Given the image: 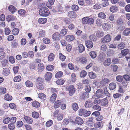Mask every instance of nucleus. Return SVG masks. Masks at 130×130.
<instances>
[{
    "mask_svg": "<svg viewBox=\"0 0 130 130\" xmlns=\"http://www.w3.org/2000/svg\"><path fill=\"white\" fill-rule=\"evenodd\" d=\"M39 14L41 16L46 17L48 16L50 12L47 8L46 7H42L41 8L39 11Z\"/></svg>",
    "mask_w": 130,
    "mask_h": 130,
    "instance_id": "1",
    "label": "nucleus"
},
{
    "mask_svg": "<svg viewBox=\"0 0 130 130\" xmlns=\"http://www.w3.org/2000/svg\"><path fill=\"white\" fill-rule=\"evenodd\" d=\"M110 40V35L109 34H107L101 39V42L103 43H106L109 42Z\"/></svg>",
    "mask_w": 130,
    "mask_h": 130,
    "instance_id": "2",
    "label": "nucleus"
},
{
    "mask_svg": "<svg viewBox=\"0 0 130 130\" xmlns=\"http://www.w3.org/2000/svg\"><path fill=\"white\" fill-rule=\"evenodd\" d=\"M104 94L103 90L100 89L97 90L95 93L96 96L98 98L103 97Z\"/></svg>",
    "mask_w": 130,
    "mask_h": 130,
    "instance_id": "3",
    "label": "nucleus"
},
{
    "mask_svg": "<svg viewBox=\"0 0 130 130\" xmlns=\"http://www.w3.org/2000/svg\"><path fill=\"white\" fill-rule=\"evenodd\" d=\"M66 89L69 91V94L70 96H72L75 92L74 87L72 85L67 87Z\"/></svg>",
    "mask_w": 130,
    "mask_h": 130,
    "instance_id": "4",
    "label": "nucleus"
},
{
    "mask_svg": "<svg viewBox=\"0 0 130 130\" xmlns=\"http://www.w3.org/2000/svg\"><path fill=\"white\" fill-rule=\"evenodd\" d=\"M66 89L69 91V94L70 96H72L75 92L74 87L72 85L67 87Z\"/></svg>",
    "mask_w": 130,
    "mask_h": 130,
    "instance_id": "5",
    "label": "nucleus"
},
{
    "mask_svg": "<svg viewBox=\"0 0 130 130\" xmlns=\"http://www.w3.org/2000/svg\"><path fill=\"white\" fill-rule=\"evenodd\" d=\"M66 89L69 91V94L70 96H72L75 92L74 87L72 85L67 87Z\"/></svg>",
    "mask_w": 130,
    "mask_h": 130,
    "instance_id": "6",
    "label": "nucleus"
},
{
    "mask_svg": "<svg viewBox=\"0 0 130 130\" xmlns=\"http://www.w3.org/2000/svg\"><path fill=\"white\" fill-rule=\"evenodd\" d=\"M52 38L54 40L59 41L60 38V35L58 32H55L53 35Z\"/></svg>",
    "mask_w": 130,
    "mask_h": 130,
    "instance_id": "7",
    "label": "nucleus"
},
{
    "mask_svg": "<svg viewBox=\"0 0 130 130\" xmlns=\"http://www.w3.org/2000/svg\"><path fill=\"white\" fill-rule=\"evenodd\" d=\"M93 118L92 117L89 118L86 122V125L91 127H92L93 123Z\"/></svg>",
    "mask_w": 130,
    "mask_h": 130,
    "instance_id": "8",
    "label": "nucleus"
},
{
    "mask_svg": "<svg viewBox=\"0 0 130 130\" xmlns=\"http://www.w3.org/2000/svg\"><path fill=\"white\" fill-rule=\"evenodd\" d=\"M109 81L110 80L109 79L105 78V75L103 76L102 79L101 81L102 84L103 85H105L107 84Z\"/></svg>",
    "mask_w": 130,
    "mask_h": 130,
    "instance_id": "9",
    "label": "nucleus"
},
{
    "mask_svg": "<svg viewBox=\"0 0 130 130\" xmlns=\"http://www.w3.org/2000/svg\"><path fill=\"white\" fill-rule=\"evenodd\" d=\"M38 70L39 72H41L44 70V67L42 63H41L38 64L37 66Z\"/></svg>",
    "mask_w": 130,
    "mask_h": 130,
    "instance_id": "10",
    "label": "nucleus"
},
{
    "mask_svg": "<svg viewBox=\"0 0 130 130\" xmlns=\"http://www.w3.org/2000/svg\"><path fill=\"white\" fill-rule=\"evenodd\" d=\"M108 103V99L106 98H104L101 101V105L102 106H104L107 105Z\"/></svg>",
    "mask_w": 130,
    "mask_h": 130,
    "instance_id": "11",
    "label": "nucleus"
},
{
    "mask_svg": "<svg viewBox=\"0 0 130 130\" xmlns=\"http://www.w3.org/2000/svg\"><path fill=\"white\" fill-rule=\"evenodd\" d=\"M75 122L78 125H81L83 123V121L81 118L77 117L75 119Z\"/></svg>",
    "mask_w": 130,
    "mask_h": 130,
    "instance_id": "12",
    "label": "nucleus"
},
{
    "mask_svg": "<svg viewBox=\"0 0 130 130\" xmlns=\"http://www.w3.org/2000/svg\"><path fill=\"white\" fill-rule=\"evenodd\" d=\"M102 28L105 30H107L111 28L110 25L107 23H104L102 25Z\"/></svg>",
    "mask_w": 130,
    "mask_h": 130,
    "instance_id": "13",
    "label": "nucleus"
},
{
    "mask_svg": "<svg viewBox=\"0 0 130 130\" xmlns=\"http://www.w3.org/2000/svg\"><path fill=\"white\" fill-rule=\"evenodd\" d=\"M106 57L104 53H101L99 55L98 57V60L99 61H102Z\"/></svg>",
    "mask_w": 130,
    "mask_h": 130,
    "instance_id": "14",
    "label": "nucleus"
},
{
    "mask_svg": "<svg viewBox=\"0 0 130 130\" xmlns=\"http://www.w3.org/2000/svg\"><path fill=\"white\" fill-rule=\"evenodd\" d=\"M52 76V74L50 72H47L45 75V78L47 80H49Z\"/></svg>",
    "mask_w": 130,
    "mask_h": 130,
    "instance_id": "15",
    "label": "nucleus"
},
{
    "mask_svg": "<svg viewBox=\"0 0 130 130\" xmlns=\"http://www.w3.org/2000/svg\"><path fill=\"white\" fill-rule=\"evenodd\" d=\"M93 105L92 102L90 100L86 101L85 104V106L86 108L91 107Z\"/></svg>",
    "mask_w": 130,
    "mask_h": 130,
    "instance_id": "16",
    "label": "nucleus"
},
{
    "mask_svg": "<svg viewBox=\"0 0 130 130\" xmlns=\"http://www.w3.org/2000/svg\"><path fill=\"white\" fill-rule=\"evenodd\" d=\"M86 45L88 48H91L93 46V43L91 41H86Z\"/></svg>",
    "mask_w": 130,
    "mask_h": 130,
    "instance_id": "17",
    "label": "nucleus"
},
{
    "mask_svg": "<svg viewBox=\"0 0 130 130\" xmlns=\"http://www.w3.org/2000/svg\"><path fill=\"white\" fill-rule=\"evenodd\" d=\"M74 39V37L72 35H69L66 37V40L68 41H71Z\"/></svg>",
    "mask_w": 130,
    "mask_h": 130,
    "instance_id": "18",
    "label": "nucleus"
},
{
    "mask_svg": "<svg viewBox=\"0 0 130 130\" xmlns=\"http://www.w3.org/2000/svg\"><path fill=\"white\" fill-rule=\"evenodd\" d=\"M69 17L71 18H75L76 17V13L73 11H70L68 13Z\"/></svg>",
    "mask_w": 130,
    "mask_h": 130,
    "instance_id": "19",
    "label": "nucleus"
},
{
    "mask_svg": "<svg viewBox=\"0 0 130 130\" xmlns=\"http://www.w3.org/2000/svg\"><path fill=\"white\" fill-rule=\"evenodd\" d=\"M3 73L5 75L8 76L10 73V71L9 69L7 68H3Z\"/></svg>",
    "mask_w": 130,
    "mask_h": 130,
    "instance_id": "20",
    "label": "nucleus"
},
{
    "mask_svg": "<svg viewBox=\"0 0 130 130\" xmlns=\"http://www.w3.org/2000/svg\"><path fill=\"white\" fill-rule=\"evenodd\" d=\"M8 9L9 11H11L12 13L13 14L16 11L17 9L16 8L12 5H10L9 6Z\"/></svg>",
    "mask_w": 130,
    "mask_h": 130,
    "instance_id": "21",
    "label": "nucleus"
},
{
    "mask_svg": "<svg viewBox=\"0 0 130 130\" xmlns=\"http://www.w3.org/2000/svg\"><path fill=\"white\" fill-rule=\"evenodd\" d=\"M29 124H32L33 122L32 119L28 116H25L23 118Z\"/></svg>",
    "mask_w": 130,
    "mask_h": 130,
    "instance_id": "22",
    "label": "nucleus"
},
{
    "mask_svg": "<svg viewBox=\"0 0 130 130\" xmlns=\"http://www.w3.org/2000/svg\"><path fill=\"white\" fill-rule=\"evenodd\" d=\"M98 17L99 18L103 19L106 18V15L104 12H100L98 14Z\"/></svg>",
    "mask_w": 130,
    "mask_h": 130,
    "instance_id": "23",
    "label": "nucleus"
},
{
    "mask_svg": "<svg viewBox=\"0 0 130 130\" xmlns=\"http://www.w3.org/2000/svg\"><path fill=\"white\" fill-rule=\"evenodd\" d=\"M80 99H82L88 98L89 97V94L86 92L83 93L80 95Z\"/></svg>",
    "mask_w": 130,
    "mask_h": 130,
    "instance_id": "24",
    "label": "nucleus"
},
{
    "mask_svg": "<svg viewBox=\"0 0 130 130\" xmlns=\"http://www.w3.org/2000/svg\"><path fill=\"white\" fill-rule=\"evenodd\" d=\"M116 84L114 83H110L109 86V89L110 90H113L115 89L116 88Z\"/></svg>",
    "mask_w": 130,
    "mask_h": 130,
    "instance_id": "25",
    "label": "nucleus"
},
{
    "mask_svg": "<svg viewBox=\"0 0 130 130\" xmlns=\"http://www.w3.org/2000/svg\"><path fill=\"white\" fill-rule=\"evenodd\" d=\"M125 46L126 43H125L122 42L118 45V47L119 49L121 50L125 48Z\"/></svg>",
    "mask_w": 130,
    "mask_h": 130,
    "instance_id": "26",
    "label": "nucleus"
},
{
    "mask_svg": "<svg viewBox=\"0 0 130 130\" xmlns=\"http://www.w3.org/2000/svg\"><path fill=\"white\" fill-rule=\"evenodd\" d=\"M38 21L39 23L41 24H43L46 22L47 20L45 18H40L39 19Z\"/></svg>",
    "mask_w": 130,
    "mask_h": 130,
    "instance_id": "27",
    "label": "nucleus"
},
{
    "mask_svg": "<svg viewBox=\"0 0 130 130\" xmlns=\"http://www.w3.org/2000/svg\"><path fill=\"white\" fill-rule=\"evenodd\" d=\"M111 60L110 58H109L105 60L104 62V65L106 66H108L110 64Z\"/></svg>",
    "mask_w": 130,
    "mask_h": 130,
    "instance_id": "28",
    "label": "nucleus"
},
{
    "mask_svg": "<svg viewBox=\"0 0 130 130\" xmlns=\"http://www.w3.org/2000/svg\"><path fill=\"white\" fill-rule=\"evenodd\" d=\"M15 18L14 16L11 15L7 16L6 18L8 22L10 21H13L15 20Z\"/></svg>",
    "mask_w": 130,
    "mask_h": 130,
    "instance_id": "29",
    "label": "nucleus"
},
{
    "mask_svg": "<svg viewBox=\"0 0 130 130\" xmlns=\"http://www.w3.org/2000/svg\"><path fill=\"white\" fill-rule=\"evenodd\" d=\"M89 54L91 57L93 59L96 58L97 56L96 52L94 51H91L90 52Z\"/></svg>",
    "mask_w": 130,
    "mask_h": 130,
    "instance_id": "30",
    "label": "nucleus"
},
{
    "mask_svg": "<svg viewBox=\"0 0 130 130\" xmlns=\"http://www.w3.org/2000/svg\"><path fill=\"white\" fill-rule=\"evenodd\" d=\"M110 10L111 12L114 13L117 11L118 8L116 6H113L110 8Z\"/></svg>",
    "mask_w": 130,
    "mask_h": 130,
    "instance_id": "31",
    "label": "nucleus"
},
{
    "mask_svg": "<svg viewBox=\"0 0 130 130\" xmlns=\"http://www.w3.org/2000/svg\"><path fill=\"white\" fill-rule=\"evenodd\" d=\"M78 49L80 52L82 53L85 50V48L83 44H80L78 46Z\"/></svg>",
    "mask_w": 130,
    "mask_h": 130,
    "instance_id": "32",
    "label": "nucleus"
},
{
    "mask_svg": "<svg viewBox=\"0 0 130 130\" xmlns=\"http://www.w3.org/2000/svg\"><path fill=\"white\" fill-rule=\"evenodd\" d=\"M61 101L60 100H58L55 102L54 103V107L55 108H58L61 105Z\"/></svg>",
    "mask_w": 130,
    "mask_h": 130,
    "instance_id": "33",
    "label": "nucleus"
},
{
    "mask_svg": "<svg viewBox=\"0 0 130 130\" xmlns=\"http://www.w3.org/2000/svg\"><path fill=\"white\" fill-rule=\"evenodd\" d=\"M130 33V28H127L125 29L123 32V35L125 36H127Z\"/></svg>",
    "mask_w": 130,
    "mask_h": 130,
    "instance_id": "34",
    "label": "nucleus"
},
{
    "mask_svg": "<svg viewBox=\"0 0 130 130\" xmlns=\"http://www.w3.org/2000/svg\"><path fill=\"white\" fill-rule=\"evenodd\" d=\"M65 82L64 80L62 79H60L56 81V83L58 85H63Z\"/></svg>",
    "mask_w": 130,
    "mask_h": 130,
    "instance_id": "35",
    "label": "nucleus"
},
{
    "mask_svg": "<svg viewBox=\"0 0 130 130\" xmlns=\"http://www.w3.org/2000/svg\"><path fill=\"white\" fill-rule=\"evenodd\" d=\"M56 94L54 93L52 94L50 98V101L52 102H54L56 99Z\"/></svg>",
    "mask_w": 130,
    "mask_h": 130,
    "instance_id": "36",
    "label": "nucleus"
},
{
    "mask_svg": "<svg viewBox=\"0 0 130 130\" xmlns=\"http://www.w3.org/2000/svg\"><path fill=\"white\" fill-rule=\"evenodd\" d=\"M54 54L53 53H51L48 56V60L49 61H51L54 60Z\"/></svg>",
    "mask_w": 130,
    "mask_h": 130,
    "instance_id": "37",
    "label": "nucleus"
},
{
    "mask_svg": "<svg viewBox=\"0 0 130 130\" xmlns=\"http://www.w3.org/2000/svg\"><path fill=\"white\" fill-rule=\"evenodd\" d=\"M12 99L11 96L9 95L8 94H7L5 96V99L8 101H10Z\"/></svg>",
    "mask_w": 130,
    "mask_h": 130,
    "instance_id": "38",
    "label": "nucleus"
},
{
    "mask_svg": "<svg viewBox=\"0 0 130 130\" xmlns=\"http://www.w3.org/2000/svg\"><path fill=\"white\" fill-rule=\"evenodd\" d=\"M103 124L102 122H98L94 124V126L96 127L101 128L103 126Z\"/></svg>",
    "mask_w": 130,
    "mask_h": 130,
    "instance_id": "39",
    "label": "nucleus"
},
{
    "mask_svg": "<svg viewBox=\"0 0 130 130\" xmlns=\"http://www.w3.org/2000/svg\"><path fill=\"white\" fill-rule=\"evenodd\" d=\"M32 106L35 107H38L40 106V103L36 101H34L32 103Z\"/></svg>",
    "mask_w": 130,
    "mask_h": 130,
    "instance_id": "40",
    "label": "nucleus"
},
{
    "mask_svg": "<svg viewBox=\"0 0 130 130\" xmlns=\"http://www.w3.org/2000/svg\"><path fill=\"white\" fill-rule=\"evenodd\" d=\"M104 33L102 31H98L96 34V36L98 37H102L104 35Z\"/></svg>",
    "mask_w": 130,
    "mask_h": 130,
    "instance_id": "41",
    "label": "nucleus"
},
{
    "mask_svg": "<svg viewBox=\"0 0 130 130\" xmlns=\"http://www.w3.org/2000/svg\"><path fill=\"white\" fill-rule=\"evenodd\" d=\"M108 0H102V6L105 7L107 6L109 4V3L108 2Z\"/></svg>",
    "mask_w": 130,
    "mask_h": 130,
    "instance_id": "42",
    "label": "nucleus"
},
{
    "mask_svg": "<svg viewBox=\"0 0 130 130\" xmlns=\"http://www.w3.org/2000/svg\"><path fill=\"white\" fill-rule=\"evenodd\" d=\"M36 87L40 90H42L44 89V87L41 83H37L36 84Z\"/></svg>",
    "mask_w": 130,
    "mask_h": 130,
    "instance_id": "43",
    "label": "nucleus"
},
{
    "mask_svg": "<svg viewBox=\"0 0 130 130\" xmlns=\"http://www.w3.org/2000/svg\"><path fill=\"white\" fill-rule=\"evenodd\" d=\"M94 20L93 18H89L88 17V23L89 24L91 25L94 23Z\"/></svg>",
    "mask_w": 130,
    "mask_h": 130,
    "instance_id": "44",
    "label": "nucleus"
},
{
    "mask_svg": "<svg viewBox=\"0 0 130 130\" xmlns=\"http://www.w3.org/2000/svg\"><path fill=\"white\" fill-rule=\"evenodd\" d=\"M32 116L33 117L35 118H38L39 117V113L36 111H34L32 113Z\"/></svg>",
    "mask_w": 130,
    "mask_h": 130,
    "instance_id": "45",
    "label": "nucleus"
},
{
    "mask_svg": "<svg viewBox=\"0 0 130 130\" xmlns=\"http://www.w3.org/2000/svg\"><path fill=\"white\" fill-rule=\"evenodd\" d=\"M21 80V77L20 75H18L15 77L13 79V80L14 82H18Z\"/></svg>",
    "mask_w": 130,
    "mask_h": 130,
    "instance_id": "46",
    "label": "nucleus"
},
{
    "mask_svg": "<svg viewBox=\"0 0 130 130\" xmlns=\"http://www.w3.org/2000/svg\"><path fill=\"white\" fill-rule=\"evenodd\" d=\"M38 97L41 99H44L46 98V96L44 93H40L38 94Z\"/></svg>",
    "mask_w": 130,
    "mask_h": 130,
    "instance_id": "47",
    "label": "nucleus"
},
{
    "mask_svg": "<svg viewBox=\"0 0 130 130\" xmlns=\"http://www.w3.org/2000/svg\"><path fill=\"white\" fill-rule=\"evenodd\" d=\"M25 84L26 86L28 87H32L33 86V83L29 80H27Z\"/></svg>",
    "mask_w": 130,
    "mask_h": 130,
    "instance_id": "48",
    "label": "nucleus"
},
{
    "mask_svg": "<svg viewBox=\"0 0 130 130\" xmlns=\"http://www.w3.org/2000/svg\"><path fill=\"white\" fill-rule=\"evenodd\" d=\"M89 76L91 78L94 79L96 77V75L92 72H90L89 73Z\"/></svg>",
    "mask_w": 130,
    "mask_h": 130,
    "instance_id": "49",
    "label": "nucleus"
},
{
    "mask_svg": "<svg viewBox=\"0 0 130 130\" xmlns=\"http://www.w3.org/2000/svg\"><path fill=\"white\" fill-rule=\"evenodd\" d=\"M87 74L86 72L84 70L82 71L80 73V75L81 77H84L86 76Z\"/></svg>",
    "mask_w": 130,
    "mask_h": 130,
    "instance_id": "50",
    "label": "nucleus"
},
{
    "mask_svg": "<svg viewBox=\"0 0 130 130\" xmlns=\"http://www.w3.org/2000/svg\"><path fill=\"white\" fill-rule=\"evenodd\" d=\"M63 73L61 71L58 72L56 73L55 77L56 78H59L62 75Z\"/></svg>",
    "mask_w": 130,
    "mask_h": 130,
    "instance_id": "51",
    "label": "nucleus"
},
{
    "mask_svg": "<svg viewBox=\"0 0 130 130\" xmlns=\"http://www.w3.org/2000/svg\"><path fill=\"white\" fill-rule=\"evenodd\" d=\"M8 128L10 130H13L15 128V126L14 124L11 123L8 125Z\"/></svg>",
    "mask_w": 130,
    "mask_h": 130,
    "instance_id": "52",
    "label": "nucleus"
},
{
    "mask_svg": "<svg viewBox=\"0 0 130 130\" xmlns=\"http://www.w3.org/2000/svg\"><path fill=\"white\" fill-rule=\"evenodd\" d=\"M68 32L66 28H64L62 29L60 31V34L62 36L66 35Z\"/></svg>",
    "mask_w": 130,
    "mask_h": 130,
    "instance_id": "53",
    "label": "nucleus"
},
{
    "mask_svg": "<svg viewBox=\"0 0 130 130\" xmlns=\"http://www.w3.org/2000/svg\"><path fill=\"white\" fill-rule=\"evenodd\" d=\"M72 107L73 109L75 111H76L78 108V105L76 103H74L73 104Z\"/></svg>",
    "mask_w": 130,
    "mask_h": 130,
    "instance_id": "54",
    "label": "nucleus"
},
{
    "mask_svg": "<svg viewBox=\"0 0 130 130\" xmlns=\"http://www.w3.org/2000/svg\"><path fill=\"white\" fill-rule=\"evenodd\" d=\"M10 120V118L9 117H7L4 118L3 120V122L5 124L8 123Z\"/></svg>",
    "mask_w": 130,
    "mask_h": 130,
    "instance_id": "55",
    "label": "nucleus"
},
{
    "mask_svg": "<svg viewBox=\"0 0 130 130\" xmlns=\"http://www.w3.org/2000/svg\"><path fill=\"white\" fill-rule=\"evenodd\" d=\"M19 32V31L18 28H16L12 30V32L13 34L15 35H17Z\"/></svg>",
    "mask_w": 130,
    "mask_h": 130,
    "instance_id": "56",
    "label": "nucleus"
},
{
    "mask_svg": "<svg viewBox=\"0 0 130 130\" xmlns=\"http://www.w3.org/2000/svg\"><path fill=\"white\" fill-rule=\"evenodd\" d=\"M53 123V122L52 120L48 121L46 123V126L47 127H49L52 125Z\"/></svg>",
    "mask_w": 130,
    "mask_h": 130,
    "instance_id": "57",
    "label": "nucleus"
},
{
    "mask_svg": "<svg viewBox=\"0 0 130 130\" xmlns=\"http://www.w3.org/2000/svg\"><path fill=\"white\" fill-rule=\"evenodd\" d=\"M104 94L106 96L109 97L110 96V94L108 91L107 88L105 87L104 88Z\"/></svg>",
    "mask_w": 130,
    "mask_h": 130,
    "instance_id": "58",
    "label": "nucleus"
},
{
    "mask_svg": "<svg viewBox=\"0 0 130 130\" xmlns=\"http://www.w3.org/2000/svg\"><path fill=\"white\" fill-rule=\"evenodd\" d=\"M84 112V117H87L89 116L91 113V112L90 111L85 110Z\"/></svg>",
    "mask_w": 130,
    "mask_h": 130,
    "instance_id": "59",
    "label": "nucleus"
},
{
    "mask_svg": "<svg viewBox=\"0 0 130 130\" xmlns=\"http://www.w3.org/2000/svg\"><path fill=\"white\" fill-rule=\"evenodd\" d=\"M72 9L74 11H76L79 10V7L77 5H73L72 6Z\"/></svg>",
    "mask_w": 130,
    "mask_h": 130,
    "instance_id": "60",
    "label": "nucleus"
},
{
    "mask_svg": "<svg viewBox=\"0 0 130 130\" xmlns=\"http://www.w3.org/2000/svg\"><path fill=\"white\" fill-rule=\"evenodd\" d=\"M57 8L58 12H63V8L60 5H58Z\"/></svg>",
    "mask_w": 130,
    "mask_h": 130,
    "instance_id": "61",
    "label": "nucleus"
},
{
    "mask_svg": "<svg viewBox=\"0 0 130 130\" xmlns=\"http://www.w3.org/2000/svg\"><path fill=\"white\" fill-rule=\"evenodd\" d=\"M19 69V67L18 66L14 67L12 69L15 74H16L18 72Z\"/></svg>",
    "mask_w": 130,
    "mask_h": 130,
    "instance_id": "62",
    "label": "nucleus"
},
{
    "mask_svg": "<svg viewBox=\"0 0 130 130\" xmlns=\"http://www.w3.org/2000/svg\"><path fill=\"white\" fill-rule=\"evenodd\" d=\"M93 102L95 104H98L101 102V100L99 98H96L93 101Z\"/></svg>",
    "mask_w": 130,
    "mask_h": 130,
    "instance_id": "63",
    "label": "nucleus"
},
{
    "mask_svg": "<svg viewBox=\"0 0 130 130\" xmlns=\"http://www.w3.org/2000/svg\"><path fill=\"white\" fill-rule=\"evenodd\" d=\"M63 115L61 113L59 114L57 116V120L59 121H61L63 118Z\"/></svg>",
    "mask_w": 130,
    "mask_h": 130,
    "instance_id": "64",
    "label": "nucleus"
}]
</instances>
